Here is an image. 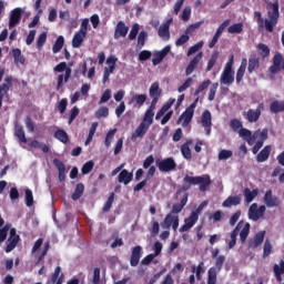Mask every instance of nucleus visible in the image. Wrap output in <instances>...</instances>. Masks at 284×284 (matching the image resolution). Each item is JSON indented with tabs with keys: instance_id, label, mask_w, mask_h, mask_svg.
<instances>
[{
	"instance_id": "nucleus-7",
	"label": "nucleus",
	"mask_w": 284,
	"mask_h": 284,
	"mask_svg": "<svg viewBox=\"0 0 284 284\" xmlns=\"http://www.w3.org/2000/svg\"><path fill=\"white\" fill-rule=\"evenodd\" d=\"M161 227L163 230H170V227H172L173 232H176V230H179V215L172 213L166 214L161 223Z\"/></svg>"
},
{
	"instance_id": "nucleus-13",
	"label": "nucleus",
	"mask_w": 284,
	"mask_h": 284,
	"mask_svg": "<svg viewBox=\"0 0 284 284\" xmlns=\"http://www.w3.org/2000/svg\"><path fill=\"white\" fill-rule=\"evenodd\" d=\"M263 241H265V231H260L254 235L253 239L248 241V248L256 250L260 245H263Z\"/></svg>"
},
{
	"instance_id": "nucleus-22",
	"label": "nucleus",
	"mask_w": 284,
	"mask_h": 284,
	"mask_svg": "<svg viewBox=\"0 0 284 284\" xmlns=\"http://www.w3.org/2000/svg\"><path fill=\"white\" fill-rule=\"evenodd\" d=\"M192 143H194V141L189 139L181 145V154L184 159H186V161H192V150L190 149Z\"/></svg>"
},
{
	"instance_id": "nucleus-10",
	"label": "nucleus",
	"mask_w": 284,
	"mask_h": 284,
	"mask_svg": "<svg viewBox=\"0 0 284 284\" xmlns=\"http://www.w3.org/2000/svg\"><path fill=\"white\" fill-rule=\"evenodd\" d=\"M239 134L241 139H244L248 145H254L256 143V139H258V132H254L252 134V131L250 129H240Z\"/></svg>"
},
{
	"instance_id": "nucleus-27",
	"label": "nucleus",
	"mask_w": 284,
	"mask_h": 284,
	"mask_svg": "<svg viewBox=\"0 0 284 284\" xmlns=\"http://www.w3.org/2000/svg\"><path fill=\"white\" fill-rule=\"evenodd\" d=\"M64 278H65V275L61 273V266H57L53 274L51 275V283L63 284Z\"/></svg>"
},
{
	"instance_id": "nucleus-14",
	"label": "nucleus",
	"mask_w": 284,
	"mask_h": 284,
	"mask_svg": "<svg viewBox=\"0 0 284 284\" xmlns=\"http://www.w3.org/2000/svg\"><path fill=\"white\" fill-rule=\"evenodd\" d=\"M128 32H130V27L120 20L114 30V39H121V37L124 39V37H128Z\"/></svg>"
},
{
	"instance_id": "nucleus-52",
	"label": "nucleus",
	"mask_w": 284,
	"mask_h": 284,
	"mask_svg": "<svg viewBox=\"0 0 284 284\" xmlns=\"http://www.w3.org/2000/svg\"><path fill=\"white\" fill-rule=\"evenodd\" d=\"M24 194L27 207H32V205H34V195H32V190L26 189Z\"/></svg>"
},
{
	"instance_id": "nucleus-15",
	"label": "nucleus",
	"mask_w": 284,
	"mask_h": 284,
	"mask_svg": "<svg viewBox=\"0 0 284 284\" xmlns=\"http://www.w3.org/2000/svg\"><path fill=\"white\" fill-rule=\"evenodd\" d=\"M170 26H172V19L166 20V22L161 24L158 30L159 38L163 39V41L170 39Z\"/></svg>"
},
{
	"instance_id": "nucleus-42",
	"label": "nucleus",
	"mask_w": 284,
	"mask_h": 284,
	"mask_svg": "<svg viewBox=\"0 0 284 284\" xmlns=\"http://www.w3.org/2000/svg\"><path fill=\"white\" fill-rule=\"evenodd\" d=\"M201 123L203 128H212V113L210 111L203 112Z\"/></svg>"
},
{
	"instance_id": "nucleus-53",
	"label": "nucleus",
	"mask_w": 284,
	"mask_h": 284,
	"mask_svg": "<svg viewBox=\"0 0 284 284\" xmlns=\"http://www.w3.org/2000/svg\"><path fill=\"white\" fill-rule=\"evenodd\" d=\"M230 128L233 130V132H240L243 130V123H241V120L239 119H232L230 121Z\"/></svg>"
},
{
	"instance_id": "nucleus-35",
	"label": "nucleus",
	"mask_w": 284,
	"mask_h": 284,
	"mask_svg": "<svg viewBox=\"0 0 284 284\" xmlns=\"http://www.w3.org/2000/svg\"><path fill=\"white\" fill-rule=\"evenodd\" d=\"M29 145L34 150H41L44 154H48V152H50V146H48V144L39 142L38 140H32Z\"/></svg>"
},
{
	"instance_id": "nucleus-5",
	"label": "nucleus",
	"mask_w": 284,
	"mask_h": 284,
	"mask_svg": "<svg viewBox=\"0 0 284 284\" xmlns=\"http://www.w3.org/2000/svg\"><path fill=\"white\" fill-rule=\"evenodd\" d=\"M155 165L160 170V172H163V173L174 172V170H176V161H174V158L156 160Z\"/></svg>"
},
{
	"instance_id": "nucleus-56",
	"label": "nucleus",
	"mask_w": 284,
	"mask_h": 284,
	"mask_svg": "<svg viewBox=\"0 0 284 284\" xmlns=\"http://www.w3.org/2000/svg\"><path fill=\"white\" fill-rule=\"evenodd\" d=\"M204 45L203 41L197 42L196 44L192 45L187 50V57H192V54H196V52H199V50H202Z\"/></svg>"
},
{
	"instance_id": "nucleus-64",
	"label": "nucleus",
	"mask_w": 284,
	"mask_h": 284,
	"mask_svg": "<svg viewBox=\"0 0 284 284\" xmlns=\"http://www.w3.org/2000/svg\"><path fill=\"white\" fill-rule=\"evenodd\" d=\"M112 203H114V192L110 193L104 206H103V212H110L112 210Z\"/></svg>"
},
{
	"instance_id": "nucleus-44",
	"label": "nucleus",
	"mask_w": 284,
	"mask_h": 284,
	"mask_svg": "<svg viewBox=\"0 0 284 284\" xmlns=\"http://www.w3.org/2000/svg\"><path fill=\"white\" fill-rule=\"evenodd\" d=\"M97 128H99V122H93L89 130V135L84 142V145H90V143H92V139H94V134H97Z\"/></svg>"
},
{
	"instance_id": "nucleus-37",
	"label": "nucleus",
	"mask_w": 284,
	"mask_h": 284,
	"mask_svg": "<svg viewBox=\"0 0 284 284\" xmlns=\"http://www.w3.org/2000/svg\"><path fill=\"white\" fill-rule=\"evenodd\" d=\"M271 10L272 11H268V18L272 21H278V17H280V13H278V1H275V2L271 3Z\"/></svg>"
},
{
	"instance_id": "nucleus-43",
	"label": "nucleus",
	"mask_w": 284,
	"mask_h": 284,
	"mask_svg": "<svg viewBox=\"0 0 284 284\" xmlns=\"http://www.w3.org/2000/svg\"><path fill=\"white\" fill-rule=\"evenodd\" d=\"M19 241H21V239H17V237H9L8 239L7 246L4 248L7 254H10V252H12V250H14V247H17V245H19Z\"/></svg>"
},
{
	"instance_id": "nucleus-32",
	"label": "nucleus",
	"mask_w": 284,
	"mask_h": 284,
	"mask_svg": "<svg viewBox=\"0 0 284 284\" xmlns=\"http://www.w3.org/2000/svg\"><path fill=\"white\" fill-rule=\"evenodd\" d=\"M83 192H85V185H83V183H78L71 195L72 201H79V199L83 196Z\"/></svg>"
},
{
	"instance_id": "nucleus-30",
	"label": "nucleus",
	"mask_w": 284,
	"mask_h": 284,
	"mask_svg": "<svg viewBox=\"0 0 284 284\" xmlns=\"http://www.w3.org/2000/svg\"><path fill=\"white\" fill-rule=\"evenodd\" d=\"M54 139H57L58 141H60V143H69L70 142V135H68V132H65V130L63 129H58L54 134H53Z\"/></svg>"
},
{
	"instance_id": "nucleus-12",
	"label": "nucleus",
	"mask_w": 284,
	"mask_h": 284,
	"mask_svg": "<svg viewBox=\"0 0 284 284\" xmlns=\"http://www.w3.org/2000/svg\"><path fill=\"white\" fill-rule=\"evenodd\" d=\"M171 50H172V47L166 45L161 51H155L153 53V59H152L153 65H159V63H162L163 59H165L166 55L170 54Z\"/></svg>"
},
{
	"instance_id": "nucleus-39",
	"label": "nucleus",
	"mask_w": 284,
	"mask_h": 284,
	"mask_svg": "<svg viewBox=\"0 0 284 284\" xmlns=\"http://www.w3.org/2000/svg\"><path fill=\"white\" fill-rule=\"evenodd\" d=\"M65 43V38L63 36H59L52 47L53 54H59L60 50H63V45Z\"/></svg>"
},
{
	"instance_id": "nucleus-28",
	"label": "nucleus",
	"mask_w": 284,
	"mask_h": 284,
	"mask_svg": "<svg viewBox=\"0 0 284 284\" xmlns=\"http://www.w3.org/2000/svg\"><path fill=\"white\" fill-rule=\"evenodd\" d=\"M53 163L59 172L58 179L60 183H63L65 181V164L59 160H54Z\"/></svg>"
},
{
	"instance_id": "nucleus-26",
	"label": "nucleus",
	"mask_w": 284,
	"mask_h": 284,
	"mask_svg": "<svg viewBox=\"0 0 284 284\" xmlns=\"http://www.w3.org/2000/svg\"><path fill=\"white\" fill-rule=\"evenodd\" d=\"M270 154H272V145L268 144L257 154V163H265L270 159Z\"/></svg>"
},
{
	"instance_id": "nucleus-2",
	"label": "nucleus",
	"mask_w": 284,
	"mask_h": 284,
	"mask_svg": "<svg viewBox=\"0 0 284 284\" xmlns=\"http://www.w3.org/2000/svg\"><path fill=\"white\" fill-rule=\"evenodd\" d=\"M53 72H65L64 75H58L57 90H61V88L63 87V81L64 83H68L70 81V77H72V69L68 67V63L60 62L53 68Z\"/></svg>"
},
{
	"instance_id": "nucleus-59",
	"label": "nucleus",
	"mask_w": 284,
	"mask_h": 284,
	"mask_svg": "<svg viewBox=\"0 0 284 284\" xmlns=\"http://www.w3.org/2000/svg\"><path fill=\"white\" fill-rule=\"evenodd\" d=\"M272 254V242L270 240H265L263 246V258H267Z\"/></svg>"
},
{
	"instance_id": "nucleus-51",
	"label": "nucleus",
	"mask_w": 284,
	"mask_h": 284,
	"mask_svg": "<svg viewBox=\"0 0 284 284\" xmlns=\"http://www.w3.org/2000/svg\"><path fill=\"white\" fill-rule=\"evenodd\" d=\"M227 32L229 34H241V32H243V23L239 22L233 26H230Z\"/></svg>"
},
{
	"instance_id": "nucleus-23",
	"label": "nucleus",
	"mask_w": 284,
	"mask_h": 284,
	"mask_svg": "<svg viewBox=\"0 0 284 284\" xmlns=\"http://www.w3.org/2000/svg\"><path fill=\"white\" fill-rule=\"evenodd\" d=\"M85 37H88V33L83 30H79L72 39V48H79L80 45H83V41H85Z\"/></svg>"
},
{
	"instance_id": "nucleus-60",
	"label": "nucleus",
	"mask_w": 284,
	"mask_h": 284,
	"mask_svg": "<svg viewBox=\"0 0 284 284\" xmlns=\"http://www.w3.org/2000/svg\"><path fill=\"white\" fill-rule=\"evenodd\" d=\"M79 113H80V110H79V106H73L71 110H70V115H69V125H72V123H74V119H77V116H79Z\"/></svg>"
},
{
	"instance_id": "nucleus-36",
	"label": "nucleus",
	"mask_w": 284,
	"mask_h": 284,
	"mask_svg": "<svg viewBox=\"0 0 284 284\" xmlns=\"http://www.w3.org/2000/svg\"><path fill=\"white\" fill-rule=\"evenodd\" d=\"M223 207H232V205H241V196H229L223 203Z\"/></svg>"
},
{
	"instance_id": "nucleus-41",
	"label": "nucleus",
	"mask_w": 284,
	"mask_h": 284,
	"mask_svg": "<svg viewBox=\"0 0 284 284\" xmlns=\"http://www.w3.org/2000/svg\"><path fill=\"white\" fill-rule=\"evenodd\" d=\"M250 223L248 222H243L242 230L240 232V241L241 243H245L247 241V237L250 236Z\"/></svg>"
},
{
	"instance_id": "nucleus-9",
	"label": "nucleus",
	"mask_w": 284,
	"mask_h": 284,
	"mask_svg": "<svg viewBox=\"0 0 284 284\" xmlns=\"http://www.w3.org/2000/svg\"><path fill=\"white\" fill-rule=\"evenodd\" d=\"M263 201L266 207H278V205H281V200L278 199V196L273 195V192L271 189H268L265 192L263 196Z\"/></svg>"
},
{
	"instance_id": "nucleus-21",
	"label": "nucleus",
	"mask_w": 284,
	"mask_h": 284,
	"mask_svg": "<svg viewBox=\"0 0 284 284\" xmlns=\"http://www.w3.org/2000/svg\"><path fill=\"white\" fill-rule=\"evenodd\" d=\"M141 252H143V248L138 245L132 248L131 258H130V265L131 267H136L141 261Z\"/></svg>"
},
{
	"instance_id": "nucleus-38",
	"label": "nucleus",
	"mask_w": 284,
	"mask_h": 284,
	"mask_svg": "<svg viewBox=\"0 0 284 284\" xmlns=\"http://www.w3.org/2000/svg\"><path fill=\"white\" fill-rule=\"evenodd\" d=\"M12 57H13V59H14V63L17 64V65H19V63L21 64V65H23L24 63H26V58L23 57V54H21V49H12Z\"/></svg>"
},
{
	"instance_id": "nucleus-31",
	"label": "nucleus",
	"mask_w": 284,
	"mask_h": 284,
	"mask_svg": "<svg viewBox=\"0 0 284 284\" xmlns=\"http://www.w3.org/2000/svg\"><path fill=\"white\" fill-rule=\"evenodd\" d=\"M243 195L246 203H252V201H254V199L258 196V189H254L252 191L248 187H246L244 189Z\"/></svg>"
},
{
	"instance_id": "nucleus-19",
	"label": "nucleus",
	"mask_w": 284,
	"mask_h": 284,
	"mask_svg": "<svg viewBox=\"0 0 284 284\" xmlns=\"http://www.w3.org/2000/svg\"><path fill=\"white\" fill-rule=\"evenodd\" d=\"M189 196H190V194L185 193L180 203L173 204L170 214L179 216V214H181V212H183V207H185V205H187Z\"/></svg>"
},
{
	"instance_id": "nucleus-17",
	"label": "nucleus",
	"mask_w": 284,
	"mask_h": 284,
	"mask_svg": "<svg viewBox=\"0 0 284 284\" xmlns=\"http://www.w3.org/2000/svg\"><path fill=\"white\" fill-rule=\"evenodd\" d=\"M258 68H261V59L258 58V55H256V53L251 54L248 58V67H247L248 74H253L254 72H256Z\"/></svg>"
},
{
	"instance_id": "nucleus-20",
	"label": "nucleus",
	"mask_w": 284,
	"mask_h": 284,
	"mask_svg": "<svg viewBox=\"0 0 284 284\" xmlns=\"http://www.w3.org/2000/svg\"><path fill=\"white\" fill-rule=\"evenodd\" d=\"M21 8H16L11 11L10 18H9V28L12 29L14 26H19L21 21Z\"/></svg>"
},
{
	"instance_id": "nucleus-49",
	"label": "nucleus",
	"mask_w": 284,
	"mask_h": 284,
	"mask_svg": "<svg viewBox=\"0 0 284 284\" xmlns=\"http://www.w3.org/2000/svg\"><path fill=\"white\" fill-rule=\"evenodd\" d=\"M216 61H219V51H214L207 62L206 72H211L212 68L216 65Z\"/></svg>"
},
{
	"instance_id": "nucleus-3",
	"label": "nucleus",
	"mask_w": 284,
	"mask_h": 284,
	"mask_svg": "<svg viewBox=\"0 0 284 284\" xmlns=\"http://www.w3.org/2000/svg\"><path fill=\"white\" fill-rule=\"evenodd\" d=\"M225 263V255H220L215 257V265L210 267L207 271V284H216L219 273L223 270V265Z\"/></svg>"
},
{
	"instance_id": "nucleus-62",
	"label": "nucleus",
	"mask_w": 284,
	"mask_h": 284,
	"mask_svg": "<svg viewBox=\"0 0 284 284\" xmlns=\"http://www.w3.org/2000/svg\"><path fill=\"white\" fill-rule=\"evenodd\" d=\"M114 134H116V129H113L106 133L104 145L105 148H110L112 145V140L114 139Z\"/></svg>"
},
{
	"instance_id": "nucleus-4",
	"label": "nucleus",
	"mask_w": 284,
	"mask_h": 284,
	"mask_svg": "<svg viewBox=\"0 0 284 284\" xmlns=\"http://www.w3.org/2000/svg\"><path fill=\"white\" fill-rule=\"evenodd\" d=\"M196 103H199V99H196L193 103L190 104L185 109V111L178 119V125L182 123V128H187L190 123H192V119H194V110L196 109Z\"/></svg>"
},
{
	"instance_id": "nucleus-48",
	"label": "nucleus",
	"mask_w": 284,
	"mask_h": 284,
	"mask_svg": "<svg viewBox=\"0 0 284 284\" xmlns=\"http://www.w3.org/2000/svg\"><path fill=\"white\" fill-rule=\"evenodd\" d=\"M161 88H159V82H154L151 87H150V91L149 94L151 98H161Z\"/></svg>"
},
{
	"instance_id": "nucleus-46",
	"label": "nucleus",
	"mask_w": 284,
	"mask_h": 284,
	"mask_svg": "<svg viewBox=\"0 0 284 284\" xmlns=\"http://www.w3.org/2000/svg\"><path fill=\"white\" fill-rule=\"evenodd\" d=\"M256 48L262 59H267V57H270V47H267V44L258 43Z\"/></svg>"
},
{
	"instance_id": "nucleus-61",
	"label": "nucleus",
	"mask_w": 284,
	"mask_h": 284,
	"mask_svg": "<svg viewBox=\"0 0 284 284\" xmlns=\"http://www.w3.org/2000/svg\"><path fill=\"white\" fill-rule=\"evenodd\" d=\"M233 65H234V54H231L227 63L225 64L223 73H234V69L232 68Z\"/></svg>"
},
{
	"instance_id": "nucleus-50",
	"label": "nucleus",
	"mask_w": 284,
	"mask_h": 284,
	"mask_svg": "<svg viewBox=\"0 0 284 284\" xmlns=\"http://www.w3.org/2000/svg\"><path fill=\"white\" fill-rule=\"evenodd\" d=\"M135 103L138 105H143V103H145V101H148V95L146 94H135L131 98V101L129 102L130 104Z\"/></svg>"
},
{
	"instance_id": "nucleus-40",
	"label": "nucleus",
	"mask_w": 284,
	"mask_h": 284,
	"mask_svg": "<svg viewBox=\"0 0 284 284\" xmlns=\"http://www.w3.org/2000/svg\"><path fill=\"white\" fill-rule=\"evenodd\" d=\"M270 110L273 114H278V112H284V101L275 100L271 103Z\"/></svg>"
},
{
	"instance_id": "nucleus-54",
	"label": "nucleus",
	"mask_w": 284,
	"mask_h": 284,
	"mask_svg": "<svg viewBox=\"0 0 284 284\" xmlns=\"http://www.w3.org/2000/svg\"><path fill=\"white\" fill-rule=\"evenodd\" d=\"M16 136L19 139L21 143H28V139L26 138V131L23 126L16 128Z\"/></svg>"
},
{
	"instance_id": "nucleus-58",
	"label": "nucleus",
	"mask_w": 284,
	"mask_h": 284,
	"mask_svg": "<svg viewBox=\"0 0 284 284\" xmlns=\"http://www.w3.org/2000/svg\"><path fill=\"white\" fill-rule=\"evenodd\" d=\"M233 154L234 153L231 150H221L217 159L219 161H227V159H232Z\"/></svg>"
},
{
	"instance_id": "nucleus-16",
	"label": "nucleus",
	"mask_w": 284,
	"mask_h": 284,
	"mask_svg": "<svg viewBox=\"0 0 284 284\" xmlns=\"http://www.w3.org/2000/svg\"><path fill=\"white\" fill-rule=\"evenodd\" d=\"M230 26V20H225L223 23L220 24V27L217 28L215 34L213 36L211 42L209 43V48H214V45H216V43H219V39H221V34H223V30H225V28Z\"/></svg>"
},
{
	"instance_id": "nucleus-11",
	"label": "nucleus",
	"mask_w": 284,
	"mask_h": 284,
	"mask_svg": "<svg viewBox=\"0 0 284 284\" xmlns=\"http://www.w3.org/2000/svg\"><path fill=\"white\" fill-rule=\"evenodd\" d=\"M281 70H284L283 54L277 53L273 58V65L270 67L268 71L271 74H278Z\"/></svg>"
},
{
	"instance_id": "nucleus-63",
	"label": "nucleus",
	"mask_w": 284,
	"mask_h": 284,
	"mask_svg": "<svg viewBox=\"0 0 284 284\" xmlns=\"http://www.w3.org/2000/svg\"><path fill=\"white\" fill-rule=\"evenodd\" d=\"M109 114H110V109H108L106 106H102V108H100V109L95 112V119L108 118Z\"/></svg>"
},
{
	"instance_id": "nucleus-8",
	"label": "nucleus",
	"mask_w": 284,
	"mask_h": 284,
	"mask_svg": "<svg viewBox=\"0 0 284 284\" xmlns=\"http://www.w3.org/2000/svg\"><path fill=\"white\" fill-rule=\"evenodd\" d=\"M197 221H199V213L192 212L189 217L184 219V224L179 229V232L181 234H183V232H190V229L194 227Z\"/></svg>"
},
{
	"instance_id": "nucleus-55",
	"label": "nucleus",
	"mask_w": 284,
	"mask_h": 284,
	"mask_svg": "<svg viewBox=\"0 0 284 284\" xmlns=\"http://www.w3.org/2000/svg\"><path fill=\"white\" fill-rule=\"evenodd\" d=\"M203 23H205V21L201 20V21H199V22H195V23H193V24H190V26L186 28V30H185V34H186V36H187V34H193V32H194L195 30H199V29L203 26Z\"/></svg>"
},
{
	"instance_id": "nucleus-47",
	"label": "nucleus",
	"mask_w": 284,
	"mask_h": 284,
	"mask_svg": "<svg viewBox=\"0 0 284 284\" xmlns=\"http://www.w3.org/2000/svg\"><path fill=\"white\" fill-rule=\"evenodd\" d=\"M148 40V31H141L138 36V50H143V47L145 45V41Z\"/></svg>"
},
{
	"instance_id": "nucleus-1",
	"label": "nucleus",
	"mask_w": 284,
	"mask_h": 284,
	"mask_svg": "<svg viewBox=\"0 0 284 284\" xmlns=\"http://www.w3.org/2000/svg\"><path fill=\"white\" fill-rule=\"evenodd\" d=\"M192 185H199L200 192H207V187L212 185V178H210V174L197 175V176L185 175L183 178V184L178 190L176 194H181L182 192H187L189 190H191Z\"/></svg>"
},
{
	"instance_id": "nucleus-57",
	"label": "nucleus",
	"mask_w": 284,
	"mask_h": 284,
	"mask_svg": "<svg viewBox=\"0 0 284 284\" xmlns=\"http://www.w3.org/2000/svg\"><path fill=\"white\" fill-rule=\"evenodd\" d=\"M142 123L146 124V125H152V123H154V112L152 111H145L144 113V118L142 120Z\"/></svg>"
},
{
	"instance_id": "nucleus-25",
	"label": "nucleus",
	"mask_w": 284,
	"mask_h": 284,
	"mask_svg": "<svg viewBox=\"0 0 284 284\" xmlns=\"http://www.w3.org/2000/svg\"><path fill=\"white\" fill-rule=\"evenodd\" d=\"M132 179H134V174H132L125 169L122 170L118 175L119 183H124L125 185H130V183H132Z\"/></svg>"
},
{
	"instance_id": "nucleus-45",
	"label": "nucleus",
	"mask_w": 284,
	"mask_h": 284,
	"mask_svg": "<svg viewBox=\"0 0 284 284\" xmlns=\"http://www.w3.org/2000/svg\"><path fill=\"white\" fill-rule=\"evenodd\" d=\"M220 81L223 85H232V83H234V73L222 72Z\"/></svg>"
},
{
	"instance_id": "nucleus-6",
	"label": "nucleus",
	"mask_w": 284,
	"mask_h": 284,
	"mask_svg": "<svg viewBox=\"0 0 284 284\" xmlns=\"http://www.w3.org/2000/svg\"><path fill=\"white\" fill-rule=\"evenodd\" d=\"M263 110H265V104L260 103L256 110L250 109L248 111L243 113V116L248 123H256L261 119Z\"/></svg>"
},
{
	"instance_id": "nucleus-18",
	"label": "nucleus",
	"mask_w": 284,
	"mask_h": 284,
	"mask_svg": "<svg viewBox=\"0 0 284 284\" xmlns=\"http://www.w3.org/2000/svg\"><path fill=\"white\" fill-rule=\"evenodd\" d=\"M148 130H150V125L145 124V122H141L131 136L132 141H136V139H143L145 134H148Z\"/></svg>"
},
{
	"instance_id": "nucleus-29",
	"label": "nucleus",
	"mask_w": 284,
	"mask_h": 284,
	"mask_svg": "<svg viewBox=\"0 0 284 284\" xmlns=\"http://www.w3.org/2000/svg\"><path fill=\"white\" fill-rule=\"evenodd\" d=\"M263 216L258 212V204L253 203L248 209V219L251 221H258V219H262Z\"/></svg>"
},
{
	"instance_id": "nucleus-33",
	"label": "nucleus",
	"mask_w": 284,
	"mask_h": 284,
	"mask_svg": "<svg viewBox=\"0 0 284 284\" xmlns=\"http://www.w3.org/2000/svg\"><path fill=\"white\" fill-rule=\"evenodd\" d=\"M174 101L175 100H170L169 102H166L162 105V108L158 111V113L155 115L156 121H159V119H161L165 115V112H168V110H170V108H172V105H174Z\"/></svg>"
},
{
	"instance_id": "nucleus-24",
	"label": "nucleus",
	"mask_w": 284,
	"mask_h": 284,
	"mask_svg": "<svg viewBox=\"0 0 284 284\" xmlns=\"http://www.w3.org/2000/svg\"><path fill=\"white\" fill-rule=\"evenodd\" d=\"M243 229V221H240L235 229L231 232V240L229 242V250H233L236 245V236H239V232Z\"/></svg>"
},
{
	"instance_id": "nucleus-34",
	"label": "nucleus",
	"mask_w": 284,
	"mask_h": 284,
	"mask_svg": "<svg viewBox=\"0 0 284 284\" xmlns=\"http://www.w3.org/2000/svg\"><path fill=\"white\" fill-rule=\"evenodd\" d=\"M116 61H119V58H116V55H110L106 59V64L109 67H105L104 70H106V72L114 73V70H116Z\"/></svg>"
}]
</instances>
